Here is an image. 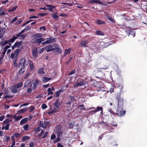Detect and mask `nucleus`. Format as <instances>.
<instances>
[{
	"label": "nucleus",
	"instance_id": "473e14b6",
	"mask_svg": "<svg viewBox=\"0 0 147 147\" xmlns=\"http://www.w3.org/2000/svg\"><path fill=\"white\" fill-rule=\"evenodd\" d=\"M45 39L40 37L36 43H38V44H40L41 43L42 41H45Z\"/></svg>",
	"mask_w": 147,
	"mask_h": 147
},
{
	"label": "nucleus",
	"instance_id": "37998d69",
	"mask_svg": "<svg viewBox=\"0 0 147 147\" xmlns=\"http://www.w3.org/2000/svg\"><path fill=\"white\" fill-rule=\"evenodd\" d=\"M4 32L3 30L0 31V38H2L3 36V35L4 34Z\"/></svg>",
	"mask_w": 147,
	"mask_h": 147
},
{
	"label": "nucleus",
	"instance_id": "603ef678",
	"mask_svg": "<svg viewBox=\"0 0 147 147\" xmlns=\"http://www.w3.org/2000/svg\"><path fill=\"white\" fill-rule=\"evenodd\" d=\"M13 53L15 55V57H17L18 55V50H16Z\"/></svg>",
	"mask_w": 147,
	"mask_h": 147
},
{
	"label": "nucleus",
	"instance_id": "79ce46f5",
	"mask_svg": "<svg viewBox=\"0 0 147 147\" xmlns=\"http://www.w3.org/2000/svg\"><path fill=\"white\" fill-rule=\"evenodd\" d=\"M54 50L59 52L60 53H61V49L59 48H54Z\"/></svg>",
	"mask_w": 147,
	"mask_h": 147
},
{
	"label": "nucleus",
	"instance_id": "ea45409f",
	"mask_svg": "<svg viewBox=\"0 0 147 147\" xmlns=\"http://www.w3.org/2000/svg\"><path fill=\"white\" fill-rule=\"evenodd\" d=\"M25 31V29H24L22 30L17 35V37L18 38L21 36V35H22V34H23L24 32Z\"/></svg>",
	"mask_w": 147,
	"mask_h": 147
},
{
	"label": "nucleus",
	"instance_id": "f8f14e48",
	"mask_svg": "<svg viewBox=\"0 0 147 147\" xmlns=\"http://www.w3.org/2000/svg\"><path fill=\"white\" fill-rule=\"evenodd\" d=\"M57 13L56 12L52 15V17L55 20H57L59 17V16L57 15Z\"/></svg>",
	"mask_w": 147,
	"mask_h": 147
},
{
	"label": "nucleus",
	"instance_id": "864d4df0",
	"mask_svg": "<svg viewBox=\"0 0 147 147\" xmlns=\"http://www.w3.org/2000/svg\"><path fill=\"white\" fill-rule=\"evenodd\" d=\"M44 131L43 130H42L40 133L38 134V137H40L44 133Z\"/></svg>",
	"mask_w": 147,
	"mask_h": 147
},
{
	"label": "nucleus",
	"instance_id": "20e7f679",
	"mask_svg": "<svg viewBox=\"0 0 147 147\" xmlns=\"http://www.w3.org/2000/svg\"><path fill=\"white\" fill-rule=\"evenodd\" d=\"M40 124L41 127L43 128H45L49 125V123L47 121H40Z\"/></svg>",
	"mask_w": 147,
	"mask_h": 147
},
{
	"label": "nucleus",
	"instance_id": "2eb2a0df",
	"mask_svg": "<svg viewBox=\"0 0 147 147\" xmlns=\"http://www.w3.org/2000/svg\"><path fill=\"white\" fill-rule=\"evenodd\" d=\"M85 84V83L83 82H80L77 83L76 84L74 85V87H75L78 86H81L84 85Z\"/></svg>",
	"mask_w": 147,
	"mask_h": 147
},
{
	"label": "nucleus",
	"instance_id": "a878e982",
	"mask_svg": "<svg viewBox=\"0 0 147 147\" xmlns=\"http://www.w3.org/2000/svg\"><path fill=\"white\" fill-rule=\"evenodd\" d=\"M25 71V69L24 68H22L19 71L18 73L20 74H23Z\"/></svg>",
	"mask_w": 147,
	"mask_h": 147
},
{
	"label": "nucleus",
	"instance_id": "6e6552de",
	"mask_svg": "<svg viewBox=\"0 0 147 147\" xmlns=\"http://www.w3.org/2000/svg\"><path fill=\"white\" fill-rule=\"evenodd\" d=\"M31 83L29 81H27L24 84V88H31Z\"/></svg>",
	"mask_w": 147,
	"mask_h": 147
},
{
	"label": "nucleus",
	"instance_id": "774afa93",
	"mask_svg": "<svg viewBox=\"0 0 147 147\" xmlns=\"http://www.w3.org/2000/svg\"><path fill=\"white\" fill-rule=\"evenodd\" d=\"M57 147H63V145L59 143L57 144Z\"/></svg>",
	"mask_w": 147,
	"mask_h": 147
},
{
	"label": "nucleus",
	"instance_id": "c03bdc74",
	"mask_svg": "<svg viewBox=\"0 0 147 147\" xmlns=\"http://www.w3.org/2000/svg\"><path fill=\"white\" fill-rule=\"evenodd\" d=\"M23 128L24 130L26 131L28 130V124H27L26 125H24V126Z\"/></svg>",
	"mask_w": 147,
	"mask_h": 147
},
{
	"label": "nucleus",
	"instance_id": "72a5a7b5",
	"mask_svg": "<svg viewBox=\"0 0 147 147\" xmlns=\"http://www.w3.org/2000/svg\"><path fill=\"white\" fill-rule=\"evenodd\" d=\"M51 79V78H49L47 77H43L42 78V81L44 82H47Z\"/></svg>",
	"mask_w": 147,
	"mask_h": 147
},
{
	"label": "nucleus",
	"instance_id": "ddd939ff",
	"mask_svg": "<svg viewBox=\"0 0 147 147\" xmlns=\"http://www.w3.org/2000/svg\"><path fill=\"white\" fill-rule=\"evenodd\" d=\"M125 113V111H119L118 110V111L117 113V115L119 117L122 116Z\"/></svg>",
	"mask_w": 147,
	"mask_h": 147
},
{
	"label": "nucleus",
	"instance_id": "cd10ccee",
	"mask_svg": "<svg viewBox=\"0 0 147 147\" xmlns=\"http://www.w3.org/2000/svg\"><path fill=\"white\" fill-rule=\"evenodd\" d=\"M18 6L16 5H15L13 7H12L11 9H9L8 11L9 12H10L11 11H13L16 10V9L17 8Z\"/></svg>",
	"mask_w": 147,
	"mask_h": 147
},
{
	"label": "nucleus",
	"instance_id": "b1692460",
	"mask_svg": "<svg viewBox=\"0 0 147 147\" xmlns=\"http://www.w3.org/2000/svg\"><path fill=\"white\" fill-rule=\"evenodd\" d=\"M102 110H103V108L101 107H97V109L96 110L94 111V112L95 113L96 112L100 110L101 111V113H102Z\"/></svg>",
	"mask_w": 147,
	"mask_h": 147
},
{
	"label": "nucleus",
	"instance_id": "6ab92c4d",
	"mask_svg": "<svg viewBox=\"0 0 147 147\" xmlns=\"http://www.w3.org/2000/svg\"><path fill=\"white\" fill-rule=\"evenodd\" d=\"M11 90L13 93H16L17 92V90L15 87L12 86L11 88Z\"/></svg>",
	"mask_w": 147,
	"mask_h": 147
},
{
	"label": "nucleus",
	"instance_id": "393cba45",
	"mask_svg": "<svg viewBox=\"0 0 147 147\" xmlns=\"http://www.w3.org/2000/svg\"><path fill=\"white\" fill-rule=\"evenodd\" d=\"M18 38L15 36H13L12 38H11L9 40V42L11 43L14 42L15 40L17 39Z\"/></svg>",
	"mask_w": 147,
	"mask_h": 147
},
{
	"label": "nucleus",
	"instance_id": "7ed1b4c3",
	"mask_svg": "<svg viewBox=\"0 0 147 147\" xmlns=\"http://www.w3.org/2000/svg\"><path fill=\"white\" fill-rule=\"evenodd\" d=\"M27 65V63L26 61L25 58L24 57L22 58L20 61L19 66L24 67H26Z\"/></svg>",
	"mask_w": 147,
	"mask_h": 147
},
{
	"label": "nucleus",
	"instance_id": "2f4dec72",
	"mask_svg": "<svg viewBox=\"0 0 147 147\" xmlns=\"http://www.w3.org/2000/svg\"><path fill=\"white\" fill-rule=\"evenodd\" d=\"M95 33L96 34H97L98 35H103V33L100 31L98 30H96V31Z\"/></svg>",
	"mask_w": 147,
	"mask_h": 147
},
{
	"label": "nucleus",
	"instance_id": "9d476101",
	"mask_svg": "<svg viewBox=\"0 0 147 147\" xmlns=\"http://www.w3.org/2000/svg\"><path fill=\"white\" fill-rule=\"evenodd\" d=\"M88 43V42L87 40H84L80 44V46L81 47H87V44Z\"/></svg>",
	"mask_w": 147,
	"mask_h": 147
},
{
	"label": "nucleus",
	"instance_id": "6e6d98bb",
	"mask_svg": "<svg viewBox=\"0 0 147 147\" xmlns=\"http://www.w3.org/2000/svg\"><path fill=\"white\" fill-rule=\"evenodd\" d=\"M32 89L31 87H29L28 89L27 90V92L28 93H30L32 91Z\"/></svg>",
	"mask_w": 147,
	"mask_h": 147
},
{
	"label": "nucleus",
	"instance_id": "0e129e2a",
	"mask_svg": "<svg viewBox=\"0 0 147 147\" xmlns=\"http://www.w3.org/2000/svg\"><path fill=\"white\" fill-rule=\"evenodd\" d=\"M34 143L33 142H32L30 143L29 146L30 147H34Z\"/></svg>",
	"mask_w": 147,
	"mask_h": 147
},
{
	"label": "nucleus",
	"instance_id": "9b49d317",
	"mask_svg": "<svg viewBox=\"0 0 147 147\" xmlns=\"http://www.w3.org/2000/svg\"><path fill=\"white\" fill-rule=\"evenodd\" d=\"M88 3H97L99 4H102V2L98 0H90Z\"/></svg>",
	"mask_w": 147,
	"mask_h": 147
},
{
	"label": "nucleus",
	"instance_id": "dca6fc26",
	"mask_svg": "<svg viewBox=\"0 0 147 147\" xmlns=\"http://www.w3.org/2000/svg\"><path fill=\"white\" fill-rule=\"evenodd\" d=\"M46 7H48L47 9L50 11H53V9L55 8V6H52L51 5H47Z\"/></svg>",
	"mask_w": 147,
	"mask_h": 147
},
{
	"label": "nucleus",
	"instance_id": "39448f33",
	"mask_svg": "<svg viewBox=\"0 0 147 147\" xmlns=\"http://www.w3.org/2000/svg\"><path fill=\"white\" fill-rule=\"evenodd\" d=\"M42 36V34H40L36 35L35 37L32 40V42L33 43H36L39 38Z\"/></svg>",
	"mask_w": 147,
	"mask_h": 147
},
{
	"label": "nucleus",
	"instance_id": "5701e85b",
	"mask_svg": "<svg viewBox=\"0 0 147 147\" xmlns=\"http://www.w3.org/2000/svg\"><path fill=\"white\" fill-rule=\"evenodd\" d=\"M28 109L27 108L21 109L18 111V113H23L26 112L27 111Z\"/></svg>",
	"mask_w": 147,
	"mask_h": 147
},
{
	"label": "nucleus",
	"instance_id": "5fc2aeb1",
	"mask_svg": "<svg viewBox=\"0 0 147 147\" xmlns=\"http://www.w3.org/2000/svg\"><path fill=\"white\" fill-rule=\"evenodd\" d=\"M13 64L14 66L15 67H17L18 66V65H17L16 64V59H14L13 60Z\"/></svg>",
	"mask_w": 147,
	"mask_h": 147
},
{
	"label": "nucleus",
	"instance_id": "3c124183",
	"mask_svg": "<svg viewBox=\"0 0 147 147\" xmlns=\"http://www.w3.org/2000/svg\"><path fill=\"white\" fill-rule=\"evenodd\" d=\"M10 125L9 123H7L6 124V126L5 127V129L6 130H8L9 129V127Z\"/></svg>",
	"mask_w": 147,
	"mask_h": 147
},
{
	"label": "nucleus",
	"instance_id": "7c9ffc66",
	"mask_svg": "<svg viewBox=\"0 0 147 147\" xmlns=\"http://www.w3.org/2000/svg\"><path fill=\"white\" fill-rule=\"evenodd\" d=\"M44 48H38L37 49V51L38 53H42L44 51Z\"/></svg>",
	"mask_w": 147,
	"mask_h": 147
},
{
	"label": "nucleus",
	"instance_id": "423d86ee",
	"mask_svg": "<svg viewBox=\"0 0 147 147\" xmlns=\"http://www.w3.org/2000/svg\"><path fill=\"white\" fill-rule=\"evenodd\" d=\"M53 46L52 45H49L47 47L45 48V49L47 51V52H50L52 51H54V49L53 48Z\"/></svg>",
	"mask_w": 147,
	"mask_h": 147
},
{
	"label": "nucleus",
	"instance_id": "4d7b16f0",
	"mask_svg": "<svg viewBox=\"0 0 147 147\" xmlns=\"http://www.w3.org/2000/svg\"><path fill=\"white\" fill-rule=\"evenodd\" d=\"M10 137L8 136H6L5 137V139L7 141H9L10 140Z\"/></svg>",
	"mask_w": 147,
	"mask_h": 147
},
{
	"label": "nucleus",
	"instance_id": "a18cd8bd",
	"mask_svg": "<svg viewBox=\"0 0 147 147\" xmlns=\"http://www.w3.org/2000/svg\"><path fill=\"white\" fill-rule=\"evenodd\" d=\"M40 127H37L35 129V132L37 133L40 130Z\"/></svg>",
	"mask_w": 147,
	"mask_h": 147
},
{
	"label": "nucleus",
	"instance_id": "69168bd1",
	"mask_svg": "<svg viewBox=\"0 0 147 147\" xmlns=\"http://www.w3.org/2000/svg\"><path fill=\"white\" fill-rule=\"evenodd\" d=\"M22 22V20H20L18 21L17 22L15 23V24L17 25L20 24Z\"/></svg>",
	"mask_w": 147,
	"mask_h": 147
},
{
	"label": "nucleus",
	"instance_id": "412c9836",
	"mask_svg": "<svg viewBox=\"0 0 147 147\" xmlns=\"http://www.w3.org/2000/svg\"><path fill=\"white\" fill-rule=\"evenodd\" d=\"M43 68H40L38 71V73L40 74H44L45 73V72L43 71Z\"/></svg>",
	"mask_w": 147,
	"mask_h": 147
},
{
	"label": "nucleus",
	"instance_id": "0eeeda50",
	"mask_svg": "<svg viewBox=\"0 0 147 147\" xmlns=\"http://www.w3.org/2000/svg\"><path fill=\"white\" fill-rule=\"evenodd\" d=\"M38 52L37 51V49H34L32 50V55L33 57L34 58H36L37 56Z\"/></svg>",
	"mask_w": 147,
	"mask_h": 147
},
{
	"label": "nucleus",
	"instance_id": "8fccbe9b",
	"mask_svg": "<svg viewBox=\"0 0 147 147\" xmlns=\"http://www.w3.org/2000/svg\"><path fill=\"white\" fill-rule=\"evenodd\" d=\"M47 107V106L45 104H43L42 106V107L43 109H46Z\"/></svg>",
	"mask_w": 147,
	"mask_h": 147
},
{
	"label": "nucleus",
	"instance_id": "c9c22d12",
	"mask_svg": "<svg viewBox=\"0 0 147 147\" xmlns=\"http://www.w3.org/2000/svg\"><path fill=\"white\" fill-rule=\"evenodd\" d=\"M22 85V82H20L19 84H16L15 85V87L16 88H19L21 87V86Z\"/></svg>",
	"mask_w": 147,
	"mask_h": 147
},
{
	"label": "nucleus",
	"instance_id": "f257e3e1",
	"mask_svg": "<svg viewBox=\"0 0 147 147\" xmlns=\"http://www.w3.org/2000/svg\"><path fill=\"white\" fill-rule=\"evenodd\" d=\"M60 105V103L59 101H56L55 103L54 107L53 108L51 106L50 107V108L49 109V111L47 112L48 114H50L58 112L59 110V107Z\"/></svg>",
	"mask_w": 147,
	"mask_h": 147
},
{
	"label": "nucleus",
	"instance_id": "e2e57ef3",
	"mask_svg": "<svg viewBox=\"0 0 147 147\" xmlns=\"http://www.w3.org/2000/svg\"><path fill=\"white\" fill-rule=\"evenodd\" d=\"M28 104H29L28 103H25L24 104H23L20 107V108L22 106H27V105H28Z\"/></svg>",
	"mask_w": 147,
	"mask_h": 147
},
{
	"label": "nucleus",
	"instance_id": "49530a36",
	"mask_svg": "<svg viewBox=\"0 0 147 147\" xmlns=\"http://www.w3.org/2000/svg\"><path fill=\"white\" fill-rule=\"evenodd\" d=\"M107 18L111 22H115V20H113V18H112L111 17L108 16Z\"/></svg>",
	"mask_w": 147,
	"mask_h": 147
},
{
	"label": "nucleus",
	"instance_id": "1a4fd4ad",
	"mask_svg": "<svg viewBox=\"0 0 147 147\" xmlns=\"http://www.w3.org/2000/svg\"><path fill=\"white\" fill-rule=\"evenodd\" d=\"M55 38L51 37L49 38H48L47 40L46 41V43L47 44H50L55 41Z\"/></svg>",
	"mask_w": 147,
	"mask_h": 147
},
{
	"label": "nucleus",
	"instance_id": "a211bd4d",
	"mask_svg": "<svg viewBox=\"0 0 147 147\" xmlns=\"http://www.w3.org/2000/svg\"><path fill=\"white\" fill-rule=\"evenodd\" d=\"M9 42V40H5L4 42H0V45L2 46V47H3L5 45L8 44Z\"/></svg>",
	"mask_w": 147,
	"mask_h": 147
},
{
	"label": "nucleus",
	"instance_id": "bf43d9fd",
	"mask_svg": "<svg viewBox=\"0 0 147 147\" xmlns=\"http://www.w3.org/2000/svg\"><path fill=\"white\" fill-rule=\"evenodd\" d=\"M29 109H30V112H32L33 111V110L34 109V108L33 107L31 106L29 108Z\"/></svg>",
	"mask_w": 147,
	"mask_h": 147
},
{
	"label": "nucleus",
	"instance_id": "13d9d810",
	"mask_svg": "<svg viewBox=\"0 0 147 147\" xmlns=\"http://www.w3.org/2000/svg\"><path fill=\"white\" fill-rule=\"evenodd\" d=\"M62 134V133L60 131H59L57 132V136L58 137H59Z\"/></svg>",
	"mask_w": 147,
	"mask_h": 147
},
{
	"label": "nucleus",
	"instance_id": "4be33fe9",
	"mask_svg": "<svg viewBox=\"0 0 147 147\" xmlns=\"http://www.w3.org/2000/svg\"><path fill=\"white\" fill-rule=\"evenodd\" d=\"M71 52V49L70 48L69 49H68L65 50V55L67 54H69Z\"/></svg>",
	"mask_w": 147,
	"mask_h": 147
},
{
	"label": "nucleus",
	"instance_id": "f704fd0d",
	"mask_svg": "<svg viewBox=\"0 0 147 147\" xmlns=\"http://www.w3.org/2000/svg\"><path fill=\"white\" fill-rule=\"evenodd\" d=\"M22 118V116H15L14 117V119L15 121H17L18 120H19Z\"/></svg>",
	"mask_w": 147,
	"mask_h": 147
},
{
	"label": "nucleus",
	"instance_id": "680f3d73",
	"mask_svg": "<svg viewBox=\"0 0 147 147\" xmlns=\"http://www.w3.org/2000/svg\"><path fill=\"white\" fill-rule=\"evenodd\" d=\"M5 107V109H8L9 107V105H7L6 104H5L4 105Z\"/></svg>",
	"mask_w": 147,
	"mask_h": 147
},
{
	"label": "nucleus",
	"instance_id": "4468645a",
	"mask_svg": "<svg viewBox=\"0 0 147 147\" xmlns=\"http://www.w3.org/2000/svg\"><path fill=\"white\" fill-rule=\"evenodd\" d=\"M23 42L22 41L19 42H16L14 44V46L17 47H19L21 45L23 44Z\"/></svg>",
	"mask_w": 147,
	"mask_h": 147
},
{
	"label": "nucleus",
	"instance_id": "f3484780",
	"mask_svg": "<svg viewBox=\"0 0 147 147\" xmlns=\"http://www.w3.org/2000/svg\"><path fill=\"white\" fill-rule=\"evenodd\" d=\"M28 120V119L27 118L23 119L21 120L20 122V124L22 125V124L25 123L27 122Z\"/></svg>",
	"mask_w": 147,
	"mask_h": 147
},
{
	"label": "nucleus",
	"instance_id": "338daca9",
	"mask_svg": "<svg viewBox=\"0 0 147 147\" xmlns=\"http://www.w3.org/2000/svg\"><path fill=\"white\" fill-rule=\"evenodd\" d=\"M48 135V132H46L44 134L43 136L42 137L43 138H44L46 137Z\"/></svg>",
	"mask_w": 147,
	"mask_h": 147
},
{
	"label": "nucleus",
	"instance_id": "aec40b11",
	"mask_svg": "<svg viewBox=\"0 0 147 147\" xmlns=\"http://www.w3.org/2000/svg\"><path fill=\"white\" fill-rule=\"evenodd\" d=\"M29 63L30 66V69L31 70H33L34 69V66L33 65V63L30 61H29Z\"/></svg>",
	"mask_w": 147,
	"mask_h": 147
},
{
	"label": "nucleus",
	"instance_id": "c85d7f7f",
	"mask_svg": "<svg viewBox=\"0 0 147 147\" xmlns=\"http://www.w3.org/2000/svg\"><path fill=\"white\" fill-rule=\"evenodd\" d=\"M11 121V120L10 119H6L3 121V124L4 125H5V123H8Z\"/></svg>",
	"mask_w": 147,
	"mask_h": 147
},
{
	"label": "nucleus",
	"instance_id": "09e8293b",
	"mask_svg": "<svg viewBox=\"0 0 147 147\" xmlns=\"http://www.w3.org/2000/svg\"><path fill=\"white\" fill-rule=\"evenodd\" d=\"M27 36V34H24L22 35H21V36H20V39H24V38H25V37H26Z\"/></svg>",
	"mask_w": 147,
	"mask_h": 147
},
{
	"label": "nucleus",
	"instance_id": "4c0bfd02",
	"mask_svg": "<svg viewBox=\"0 0 147 147\" xmlns=\"http://www.w3.org/2000/svg\"><path fill=\"white\" fill-rule=\"evenodd\" d=\"M69 98L70 99V100H71V102H74L76 101V99L73 96H70Z\"/></svg>",
	"mask_w": 147,
	"mask_h": 147
},
{
	"label": "nucleus",
	"instance_id": "a19ab883",
	"mask_svg": "<svg viewBox=\"0 0 147 147\" xmlns=\"http://www.w3.org/2000/svg\"><path fill=\"white\" fill-rule=\"evenodd\" d=\"M61 91H62L61 90H59V91H57L56 92V95H55V97H58L59 96V95L61 92Z\"/></svg>",
	"mask_w": 147,
	"mask_h": 147
},
{
	"label": "nucleus",
	"instance_id": "bb28decb",
	"mask_svg": "<svg viewBox=\"0 0 147 147\" xmlns=\"http://www.w3.org/2000/svg\"><path fill=\"white\" fill-rule=\"evenodd\" d=\"M30 138L28 136H24L22 139V140L23 141H25L26 140L30 139Z\"/></svg>",
	"mask_w": 147,
	"mask_h": 147
},
{
	"label": "nucleus",
	"instance_id": "de8ad7c7",
	"mask_svg": "<svg viewBox=\"0 0 147 147\" xmlns=\"http://www.w3.org/2000/svg\"><path fill=\"white\" fill-rule=\"evenodd\" d=\"M18 19L17 17H16L12 19V20L11 22V24H13L14 22L17 20Z\"/></svg>",
	"mask_w": 147,
	"mask_h": 147
},
{
	"label": "nucleus",
	"instance_id": "052dcab7",
	"mask_svg": "<svg viewBox=\"0 0 147 147\" xmlns=\"http://www.w3.org/2000/svg\"><path fill=\"white\" fill-rule=\"evenodd\" d=\"M55 135L54 134H53L51 136V139L52 140H53L55 139Z\"/></svg>",
	"mask_w": 147,
	"mask_h": 147
},
{
	"label": "nucleus",
	"instance_id": "e433bc0d",
	"mask_svg": "<svg viewBox=\"0 0 147 147\" xmlns=\"http://www.w3.org/2000/svg\"><path fill=\"white\" fill-rule=\"evenodd\" d=\"M47 91H48V95L53 94V92L52 91V90L51 88H49L47 89Z\"/></svg>",
	"mask_w": 147,
	"mask_h": 147
},
{
	"label": "nucleus",
	"instance_id": "c756f323",
	"mask_svg": "<svg viewBox=\"0 0 147 147\" xmlns=\"http://www.w3.org/2000/svg\"><path fill=\"white\" fill-rule=\"evenodd\" d=\"M62 4L64 5H67L69 6H72L74 4V3L73 2H70V1H69V3H62Z\"/></svg>",
	"mask_w": 147,
	"mask_h": 147
},
{
	"label": "nucleus",
	"instance_id": "f03ea898",
	"mask_svg": "<svg viewBox=\"0 0 147 147\" xmlns=\"http://www.w3.org/2000/svg\"><path fill=\"white\" fill-rule=\"evenodd\" d=\"M31 88L33 90L35 89L37 85L38 84V81L37 79H35L33 80L31 82Z\"/></svg>",
	"mask_w": 147,
	"mask_h": 147
},
{
	"label": "nucleus",
	"instance_id": "58836bf2",
	"mask_svg": "<svg viewBox=\"0 0 147 147\" xmlns=\"http://www.w3.org/2000/svg\"><path fill=\"white\" fill-rule=\"evenodd\" d=\"M96 23L100 25L103 24L105 23V22L101 20H96Z\"/></svg>",
	"mask_w": 147,
	"mask_h": 147
}]
</instances>
